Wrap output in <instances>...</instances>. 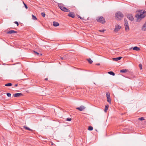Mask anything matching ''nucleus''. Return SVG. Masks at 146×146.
Returning a JSON list of instances; mask_svg holds the SVG:
<instances>
[{"label": "nucleus", "instance_id": "obj_1", "mask_svg": "<svg viewBox=\"0 0 146 146\" xmlns=\"http://www.w3.org/2000/svg\"><path fill=\"white\" fill-rule=\"evenodd\" d=\"M139 12L140 13V14H137L135 17L137 19V20H140L145 17L146 11L143 10H140L139 11Z\"/></svg>", "mask_w": 146, "mask_h": 146}, {"label": "nucleus", "instance_id": "obj_2", "mask_svg": "<svg viewBox=\"0 0 146 146\" xmlns=\"http://www.w3.org/2000/svg\"><path fill=\"white\" fill-rule=\"evenodd\" d=\"M117 19L118 20H121V18L123 17L122 13L120 11L117 12L115 14Z\"/></svg>", "mask_w": 146, "mask_h": 146}, {"label": "nucleus", "instance_id": "obj_3", "mask_svg": "<svg viewBox=\"0 0 146 146\" xmlns=\"http://www.w3.org/2000/svg\"><path fill=\"white\" fill-rule=\"evenodd\" d=\"M97 21L98 22L102 24H104L106 22L105 19L102 16L98 17L97 19Z\"/></svg>", "mask_w": 146, "mask_h": 146}, {"label": "nucleus", "instance_id": "obj_4", "mask_svg": "<svg viewBox=\"0 0 146 146\" xmlns=\"http://www.w3.org/2000/svg\"><path fill=\"white\" fill-rule=\"evenodd\" d=\"M58 7L62 10L66 12H70V10L66 8V7L61 5H58Z\"/></svg>", "mask_w": 146, "mask_h": 146}, {"label": "nucleus", "instance_id": "obj_5", "mask_svg": "<svg viewBox=\"0 0 146 146\" xmlns=\"http://www.w3.org/2000/svg\"><path fill=\"white\" fill-rule=\"evenodd\" d=\"M121 28V27L119 25H115V28L114 29V31L115 32H118Z\"/></svg>", "mask_w": 146, "mask_h": 146}, {"label": "nucleus", "instance_id": "obj_6", "mask_svg": "<svg viewBox=\"0 0 146 146\" xmlns=\"http://www.w3.org/2000/svg\"><path fill=\"white\" fill-rule=\"evenodd\" d=\"M127 17L130 21H132L134 19L132 15L130 14H128L127 15Z\"/></svg>", "mask_w": 146, "mask_h": 146}, {"label": "nucleus", "instance_id": "obj_7", "mask_svg": "<svg viewBox=\"0 0 146 146\" xmlns=\"http://www.w3.org/2000/svg\"><path fill=\"white\" fill-rule=\"evenodd\" d=\"M85 109V107L83 106H81L80 107L76 108V109L80 111H82Z\"/></svg>", "mask_w": 146, "mask_h": 146}, {"label": "nucleus", "instance_id": "obj_8", "mask_svg": "<svg viewBox=\"0 0 146 146\" xmlns=\"http://www.w3.org/2000/svg\"><path fill=\"white\" fill-rule=\"evenodd\" d=\"M22 67V65L20 63H18L15 66V68H17L18 70H20Z\"/></svg>", "mask_w": 146, "mask_h": 146}, {"label": "nucleus", "instance_id": "obj_9", "mask_svg": "<svg viewBox=\"0 0 146 146\" xmlns=\"http://www.w3.org/2000/svg\"><path fill=\"white\" fill-rule=\"evenodd\" d=\"M23 96V94L21 93H16L14 94V96L15 97H18Z\"/></svg>", "mask_w": 146, "mask_h": 146}, {"label": "nucleus", "instance_id": "obj_10", "mask_svg": "<svg viewBox=\"0 0 146 146\" xmlns=\"http://www.w3.org/2000/svg\"><path fill=\"white\" fill-rule=\"evenodd\" d=\"M68 16L72 18H74L75 17V15L73 12H70L68 15Z\"/></svg>", "mask_w": 146, "mask_h": 146}, {"label": "nucleus", "instance_id": "obj_11", "mask_svg": "<svg viewBox=\"0 0 146 146\" xmlns=\"http://www.w3.org/2000/svg\"><path fill=\"white\" fill-rule=\"evenodd\" d=\"M133 49L134 50H135L137 51L139 50H140V48L137 46H135L133 48L131 47L130 48V49Z\"/></svg>", "mask_w": 146, "mask_h": 146}, {"label": "nucleus", "instance_id": "obj_12", "mask_svg": "<svg viewBox=\"0 0 146 146\" xmlns=\"http://www.w3.org/2000/svg\"><path fill=\"white\" fill-rule=\"evenodd\" d=\"M17 33V32L14 30H11L7 32L8 34H12V33Z\"/></svg>", "mask_w": 146, "mask_h": 146}, {"label": "nucleus", "instance_id": "obj_13", "mask_svg": "<svg viewBox=\"0 0 146 146\" xmlns=\"http://www.w3.org/2000/svg\"><path fill=\"white\" fill-rule=\"evenodd\" d=\"M122 58L120 56L118 57L113 58V61H117L119 60H120Z\"/></svg>", "mask_w": 146, "mask_h": 146}, {"label": "nucleus", "instance_id": "obj_14", "mask_svg": "<svg viewBox=\"0 0 146 146\" xmlns=\"http://www.w3.org/2000/svg\"><path fill=\"white\" fill-rule=\"evenodd\" d=\"M53 26L54 27H57L59 25V24L58 23L55 21L53 22Z\"/></svg>", "mask_w": 146, "mask_h": 146}, {"label": "nucleus", "instance_id": "obj_15", "mask_svg": "<svg viewBox=\"0 0 146 146\" xmlns=\"http://www.w3.org/2000/svg\"><path fill=\"white\" fill-rule=\"evenodd\" d=\"M125 30L126 31H129V26L128 25L125 26Z\"/></svg>", "mask_w": 146, "mask_h": 146}, {"label": "nucleus", "instance_id": "obj_16", "mask_svg": "<svg viewBox=\"0 0 146 146\" xmlns=\"http://www.w3.org/2000/svg\"><path fill=\"white\" fill-rule=\"evenodd\" d=\"M108 108H109V105H107L106 106H105V109L104 110L105 112H107V111L108 110Z\"/></svg>", "mask_w": 146, "mask_h": 146}, {"label": "nucleus", "instance_id": "obj_17", "mask_svg": "<svg viewBox=\"0 0 146 146\" xmlns=\"http://www.w3.org/2000/svg\"><path fill=\"white\" fill-rule=\"evenodd\" d=\"M127 70L126 69H122L120 70V72L121 73H125L127 72Z\"/></svg>", "mask_w": 146, "mask_h": 146}, {"label": "nucleus", "instance_id": "obj_18", "mask_svg": "<svg viewBox=\"0 0 146 146\" xmlns=\"http://www.w3.org/2000/svg\"><path fill=\"white\" fill-rule=\"evenodd\" d=\"M108 73L109 74H110V75L113 76L115 75V73L112 71L109 72H108Z\"/></svg>", "mask_w": 146, "mask_h": 146}, {"label": "nucleus", "instance_id": "obj_19", "mask_svg": "<svg viewBox=\"0 0 146 146\" xmlns=\"http://www.w3.org/2000/svg\"><path fill=\"white\" fill-rule=\"evenodd\" d=\"M24 127L25 128V129H26L28 130H29V131H32V129H31L30 128H29V127H27L24 126Z\"/></svg>", "mask_w": 146, "mask_h": 146}, {"label": "nucleus", "instance_id": "obj_20", "mask_svg": "<svg viewBox=\"0 0 146 146\" xmlns=\"http://www.w3.org/2000/svg\"><path fill=\"white\" fill-rule=\"evenodd\" d=\"M124 22H125V24H124L125 26L128 25V22L126 20L124 19Z\"/></svg>", "mask_w": 146, "mask_h": 146}, {"label": "nucleus", "instance_id": "obj_21", "mask_svg": "<svg viewBox=\"0 0 146 146\" xmlns=\"http://www.w3.org/2000/svg\"><path fill=\"white\" fill-rule=\"evenodd\" d=\"M12 85V84L11 83H8L7 84H6L5 85V86H11Z\"/></svg>", "mask_w": 146, "mask_h": 146}, {"label": "nucleus", "instance_id": "obj_22", "mask_svg": "<svg viewBox=\"0 0 146 146\" xmlns=\"http://www.w3.org/2000/svg\"><path fill=\"white\" fill-rule=\"evenodd\" d=\"M32 18L33 19L35 20H36L37 19L36 16L33 15H32Z\"/></svg>", "mask_w": 146, "mask_h": 146}, {"label": "nucleus", "instance_id": "obj_23", "mask_svg": "<svg viewBox=\"0 0 146 146\" xmlns=\"http://www.w3.org/2000/svg\"><path fill=\"white\" fill-rule=\"evenodd\" d=\"M67 58V57L65 55L63 57H61V59L62 60H66Z\"/></svg>", "mask_w": 146, "mask_h": 146}, {"label": "nucleus", "instance_id": "obj_24", "mask_svg": "<svg viewBox=\"0 0 146 146\" xmlns=\"http://www.w3.org/2000/svg\"><path fill=\"white\" fill-rule=\"evenodd\" d=\"M87 60L89 62L90 64H91L93 62V61L90 58L88 59H87Z\"/></svg>", "mask_w": 146, "mask_h": 146}, {"label": "nucleus", "instance_id": "obj_25", "mask_svg": "<svg viewBox=\"0 0 146 146\" xmlns=\"http://www.w3.org/2000/svg\"><path fill=\"white\" fill-rule=\"evenodd\" d=\"M93 129V127H92L90 126L88 127V130L90 131H92Z\"/></svg>", "mask_w": 146, "mask_h": 146}, {"label": "nucleus", "instance_id": "obj_26", "mask_svg": "<svg viewBox=\"0 0 146 146\" xmlns=\"http://www.w3.org/2000/svg\"><path fill=\"white\" fill-rule=\"evenodd\" d=\"M111 100L110 98H107V101L110 104L111 103Z\"/></svg>", "mask_w": 146, "mask_h": 146}, {"label": "nucleus", "instance_id": "obj_27", "mask_svg": "<svg viewBox=\"0 0 146 146\" xmlns=\"http://www.w3.org/2000/svg\"><path fill=\"white\" fill-rule=\"evenodd\" d=\"M106 97L107 98H110V94L109 93H106Z\"/></svg>", "mask_w": 146, "mask_h": 146}, {"label": "nucleus", "instance_id": "obj_28", "mask_svg": "<svg viewBox=\"0 0 146 146\" xmlns=\"http://www.w3.org/2000/svg\"><path fill=\"white\" fill-rule=\"evenodd\" d=\"M41 14L42 16L44 17L45 16V14L44 12L41 13Z\"/></svg>", "mask_w": 146, "mask_h": 146}, {"label": "nucleus", "instance_id": "obj_29", "mask_svg": "<svg viewBox=\"0 0 146 146\" xmlns=\"http://www.w3.org/2000/svg\"><path fill=\"white\" fill-rule=\"evenodd\" d=\"M138 119L139 120L141 121L143 120L144 119L143 117H141L139 118H138Z\"/></svg>", "mask_w": 146, "mask_h": 146}, {"label": "nucleus", "instance_id": "obj_30", "mask_svg": "<svg viewBox=\"0 0 146 146\" xmlns=\"http://www.w3.org/2000/svg\"><path fill=\"white\" fill-rule=\"evenodd\" d=\"M139 67L140 68V70H141L142 69V65L141 64H139Z\"/></svg>", "mask_w": 146, "mask_h": 146}, {"label": "nucleus", "instance_id": "obj_31", "mask_svg": "<svg viewBox=\"0 0 146 146\" xmlns=\"http://www.w3.org/2000/svg\"><path fill=\"white\" fill-rule=\"evenodd\" d=\"M72 119L70 118H68L66 119V120L68 121H71Z\"/></svg>", "mask_w": 146, "mask_h": 146}, {"label": "nucleus", "instance_id": "obj_32", "mask_svg": "<svg viewBox=\"0 0 146 146\" xmlns=\"http://www.w3.org/2000/svg\"><path fill=\"white\" fill-rule=\"evenodd\" d=\"M7 95L9 97H10L11 96V94L10 93H7Z\"/></svg>", "mask_w": 146, "mask_h": 146}, {"label": "nucleus", "instance_id": "obj_33", "mask_svg": "<svg viewBox=\"0 0 146 146\" xmlns=\"http://www.w3.org/2000/svg\"><path fill=\"white\" fill-rule=\"evenodd\" d=\"M105 30H99V31L100 32L103 33L104 32Z\"/></svg>", "mask_w": 146, "mask_h": 146}, {"label": "nucleus", "instance_id": "obj_34", "mask_svg": "<svg viewBox=\"0 0 146 146\" xmlns=\"http://www.w3.org/2000/svg\"><path fill=\"white\" fill-rule=\"evenodd\" d=\"M35 52L36 54H37V55H39V53L38 52H36L35 51H34ZM40 54V55H42V54Z\"/></svg>", "mask_w": 146, "mask_h": 146}, {"label": "nucleus", "instance_id": "obj_35", "mask_svg": "<svg viewBox=\"0 0 146 146\" xmlns=\"http://www.w3.org/2000/svg\"><path fill=\"white\" fill-rule=\"evenodd\" d=\"M14 23L15 24H16L17 25V26H18L19 25V23L17 21H15L14 22Z\"/></svg>", "mask_w": 146, "mask_h": 146}, {"label": "nucleus", "instance_id": "obj_36", "mask_svg": "<svg viewBox=\"0 0 146 146\" xmlns=\"http://www.w3.org/2000/svg\"><path fill=\"white\" fill-rule=\"evenodd\" d=\"M24 6L26 9H27L28 8V7L25 4H24Z\"/></svg>", "mask_w": 146, "mask_h": 146}, {"label": "nucleus", "instance_id": "obj_37", "mask_svg": "<svg viewBox=\"0 0 146 146\" xmlns=\"http://www.w3.org/2000/svg\"><path fill=\"white\" fill-rule=\"evenodd\" d=\"M78 17L79 18H80L81 19H83V18L79 15H78Z\"/></svg>", "mask_w": 146, "mask_h": 146}, {"label": "nucleus", "instance_id": "obj_38", "mask_svg": "<svg viewBox=\"0 0 146 146\" xmlns=\"http://www.w3.org/2000/svg\"><path fill=\"white\" fill-rule=\"evenodd\" d=\"M17 86H18V84H15V87Z\"/></svg>", "mask_w": 146, "mask_h": 146}, {"label": "nucleus", "instance_id": "obj_39", "mask_svg": "<svg viewBox=\"0 0 146 146\" xmlns=\"http://www.w3.org/2000/svg\"><path fill=\"white\" fill-rule=\"evenodd\" d=\"M96 65H99L100 64L99 63L96 64Z\"/></svg>", "mask_w": 146, "mask_h": 146}, {"label": "nucleus", "instance_id": "obj_40", "mask_svg": "<svg viewBox=\"0 0 146 146\" xmlns=\"http://www.w3.org/2000/svg\"><path fill=\"white\" fill-rule=\"evenodd\" d=\"M48 80V79L47 78H46L45 79V80Z\"/></svg>", "mask_w": 146, "mask_h": 146}, {"label": "nucleus", "instance_id": "obj_41", "mask_svg": "<svg viewBox=\"0 0 146 146\" xmlns=\"http://www.w3.org/2000/svg\"><path fill=\"white\" fill-rule=\"evenodd\" d=\"M23 3L24 5V4H25V3H24V2L23 1Z\"/></svg>", "mask_w": 146, "mask_h": 146}, {"label": "nucleus", "instance_id": "obj_42", "mask_svg": "<svg viewBox=\"0 0 146 146\" xmlns=\"http://www.w3.org/2000/svg\"><path fill=\"white\" fill-rule=\"evenodd\" d=\"M3 64V65H5V64Z\"/></svg>", "mask_w": 146, "mask_h": 146}]
</instances>
